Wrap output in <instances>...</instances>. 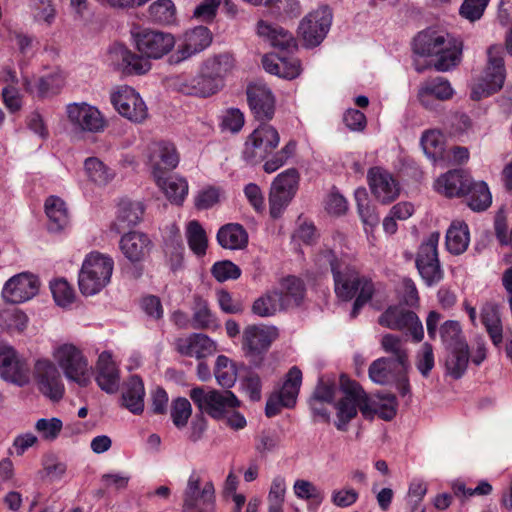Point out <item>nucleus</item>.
Wrapping results in <instances>:
<instances>
[{
    "label": "nucleus",
    "instance_id": "nucleus-63",
    "mask_svg": "<svg viewBox=\"0 0 512 512\" xmlns=\"http://www.w3.org/2000/svg\"><path fill=\"white\" fill-rule=\"evenodd\" d=\"M359 498L358 492L352 487H343L335 489L331 493V502L339 508L352 506Z\"/></svg>",
    "mask_w": 512,
    "mask_h": 512
},
{
    "label": "nucleus",
    "instance_id": "nucleus-29",
    "mask_svg": "<svg viewBox=\"0 0 512 512\" xmlns=\"http://www.w3.org/2000/svg\"><path fill=\"white\" fill-rule=\"evenodd\" d=\"M453 89L448 80L442 77L428 79L421 83L417 97L426 109H435V101H445L452 97Z\"/></svg>",
    "mask_w": 512,
    "mask_h": 512
},
{
    "label": "nucleus",
    "instance_id": "nucleus-51",
    "mask_svg": "<svg viewBox=\"0 0 512 512\" xmlns=\"http://www.w3.org/2000/svg\"><path fill=\"white\" fill-rule=\"evenodd\" d=\"M281 286L279 293L283 295V307L286 309L299 305L305 294L304 283L295 276H289L283 280Z\"/></svg>",
    "mask_w": 512,
    "mask_h": 512
},
{
    "label": "nucleus",
    "instance_id": "nucleus-54",
    "mask_svg": "<svg viewBox=\"0 0 512 512\" xmlns=\"http://www.w3.org/2000/svg\"><path fill=\"white\" fill-rule=\"evenodd\" d=\"M192 310V327L194 329H209L216 326L215 317L209 309L206 300L200 297H195Z\"/></svg>",
    "mask_w": 512,
    "mask_h": 512
},
{
    "label": "nucleus",
    "instance_id": "nucleus-34",
    "mask_svg": "<svg viewBox=\"0 0 512 512\" xmlns=\"http://www.w3.org/2000/svg\"><path fill=\"white\" fill-rule=\"evenodd\" d=\"M471 179L460 170H453L440 176L435 182V189L447 197L465 195Z\"/></svg>",
    "mask_w": 512,
    "mask_h": 512
},
{
    "label": "nucleus",
    "instance_id": "nucleus-43",
    "mask_svg": "<svg viewBox=\"0 0 512 512\" xmlns=\"http://www.w3.org/2000/svg\"><path fill=\"white\" fill-rule=\"evenodd\" d=\"M45 212L49 218V229L59 231L69 223V215L66 205L62 199L50 196L45 202Z\"/></svg>",
    "mask_w": 512,
    "mask_h": 512
},
{
    "label": "nucleus",
    "instance_id": "nucleus-57",
    "mask_svg": "<svg viewBox=\"0 0 512 512\" xmlns=\"http://www.w3.org/2000/svg\"><path fill=\"white\" fill-rule=\"evenodd\" d=\"M192 414V407L186 398H177L171 406V418L177 428H183L187 425Z\"/></svg>",
    "mask_w": 512,
    "mask_h": 512
},
{
    "label": "nucleus",
    "instance_id": "nucleus-52",
    "mask_svg": "<svg viewBox=\"0 0 512 512\" xmlns=\"http://www.w3.org/2000/svg\"><path fill=\"white\" fill-rule=\"evenodd\" d=\"M186 238L190 249L198 256L206 253L207 249V236L201 224L192 220L186 227Z\"/></svg>",
    "mask_w": 512,
    "mask_h": 512
},
{
    "label": "nucleus",
    "instance_id": "nucleus-56",
    "mask_svg": "<svg viewBox=\"0 0 512 512\" xmlns=\"http://www.w3.org/2000/svg\"><path fill=\"white\" fill-rule=\"evenodd\" d=\"M50 289L58 306L67 307L74 301V290L65 279L54 280L50 284Z\"/></svg>",
    "mask_w": 512,
    "mask_h": 512
},
{
    "label": "nucleus",
    "instance_id": "nucleus-23",
    "mask_svg": "<svg viewBox=\"0 0 512 512\" xmlns=\"http://www.w3.org/2000/svg\"><path fill=\"white\" fill-rule=\"evenodd\" d=\"M28 368L15 349L8 345L0 346V377L6 381L24 385L28 382Z\"/></svg>",
    "mask_w": 512,
    "mask_h": 512
},
{
    "label": "nucleus",
    "instance_id": "nucleus-16",
    "mask_svg": "<svg viewBox=\"0 0 512 512\" xmlns=\"http://www.w3.org/2000/svg\"><path fill=\"white\" fill-rule=\"evenodd\" d=\"M378 322L383 327L410 334L415 342H420L424 337L423 325L416 313L401 306L388 307L380 315Z\"/></svg>",
    "mask_w": 512,
    "mask_h": 512
},
{
    "label": "nucleus",
    "instance_id": "nucleus-33",
    "mask_svg": "<svg viewBox=\"0 0 512 512\" xmlns=\"http://www.w3.org/2000/svg\"><path fill=\"white\" fill-rule=\"evenodd\" d=\"M145 388L142 379L131 376L123 385L122 405L133 414H141L144 411Z\"/></svg>",
    "mask_w": 512,
    "mask_h": 512
},
{
    "label": "nucleus",
    "instance_id": "nucleus-46",
    "mask_svg": "<svg viewBox=\"0 0 512 512\" xmlns=\"http://www.w3.org/2000/svg\"><path fill=\"white\" fill-rule=\"evenodd\" d=\"M234 67V59L230 54L224 53L208 58L202 65L211 78L218 79V85L222 88L223 78L229 74Z\"/></svg>",
    "mask_w": 512,
    "mask_h": 512
},
{
    "label": "nucleus",
    "instance_id": "nucleus-15",
    "mask_svg": "<svg viewBox=\"0 0 512 512\" xmlns=\"http://www.w3.org/2000/svg\"><path fill=\"white\" fill-rule=\"evenodd\" d=\"M66 113L76 132L101 133L107 126L106 119L98 108L85 102L69 104Z\"/></svg>",
    "mask_w": 512,
    "mask_h": 512
},
{
    "label": "nucleus",
    "instance_id": "nucleus-59",
    "mask_svg": "<svg viewBox=\"0 0 512 512\" xmlns=\"http://www.w3.org/2000/svg\"><path fill=\"white\" fill-rule=\"evenodd\" d=\"M211 273L217 281L225 282L239 278L241 269L233 262L224 260L216 262L211 268Z\"/></svg>",
    "mask_w": 512,
    "mask_h": 512
},
{
    "label": "nucleus",
    "instance_id": "nucleus-3",
    "mask_svg": "<svg viewBox=\"0 0 512 512\" xmlns=\"http://www.w3.org/2000/svg\"><path fill=\"white\" fill-rule=\"evenodd\" d=\"M486 54L485 68L472 83L471 98L473 100H480L499 92L505 83L506 68L502 46L493 44L487 48Z\"/></svg>",
    "mask_w": 512,
    "mask_h": 512
},
{
    "label": "nucleus",
    "instance_id": "nucleus-31",
    "mask_svg": "<svg viewBox=\"0 0 512 512\" xmlns=\"http://www.w3.org/2000/svg\"><path fill=\"white\" fill-rule=\"evenodd\" d=\"M407 368L400 367L390 358L380 357L369 366V378L376 384L386 385L394 382L398 376L407 373Z\"/></svg>",
    "mask_w": 512,
    "mask_h": 512
},
{
    "label": "nucleus",
    "instance_id": "nucleus-42",
    "mask_svg": "<svg viewBox=\"0 0 512 512\" xmlns=\"http://www.w3.org/2000/svg\"><path fill=\"white\" fill-rule=\"evenodd\" d=\"M283 303V295L278 290H272L257 298L253 302L251 310L259 317H271L277 311L285 309Z\"/></svg>",
    "mask_w": 512,
    "mask_h": 512
},
{
    "label": "nucleus",
    "instance_id": "nucleus-55",
    "mask_svg": "<svg viewBox=\"0 0 512 512\" xmlns=\"http://www.w3.org/2000/svg\"><path fill=\"white\" fill-rule=\"evenodd\" d=\"M151 19L159 24H171L176 19V8L172 0H156L148 8Z\"/></svg>",
    "mask_w": 512,
    "mask_h": 512
},
{
    "label": "nucleus",
    "instance_id": "nucleus-50",
    "mask_svg": "<svg viewBox=\"0 0 512 512\" xmlns=\"http://www.w3.org/2000/svg\"><path fill=\"white\" fill-rule=\"evenodd\" d=\"M439 334L446 350L463 347L468 345L462 333L461 325L458 321L447 320L439 329Z\"/></svg>",
    "mask_w": 512,
    "mask_h": 512
},
{
    "label": "nucleus",
    "instance_id": "nucleus-8",
    "mask_svg": "<svg viewBox=\"0 0 512 512\" xmlns=\"http://www.w3.org/2000/svg\"><path fill=\"white\" fill-rule=\"evenodd\" d=\"M279 337L275 326L250 325L244 329L242 347L249 361L259 366L272 343Z\"/></svg>",
    "mask_w": 512,
    "mask_h": 512
},
{
    "label": "nucleus",
    "instance_id": "nucleus-25",
    "mask_svg": "<svg viewBox=\"0 0 512 512\" xmlns=\"http://www.w3.org/2000/svg\"><path fill=\"white\" fill-rule=\"evenodd\" d=\"M152 247L153 243L150 238L139 231L128 232L119 241L122 254L132 264L145 261L150 255Z\"/></svg>",
    "mask_w": 512,
    "mask_h": 512
},
{
    "label": "nucleus",
    "instance_id": "nucleus-14",
    "mask_svg": "<svg viewBox=\"0 0 512 512\" xmlns=\"http://www.w3.org/2000/svg\"><path fill=\"white\" fill-rule=\"evenodd\" d=\"M332 23V12L321 6L306 15L299 24V35L306 47L318 46L326 37Z\"/></svg>",
    "mask_w": 512,
    "mask_h": 512
},
{
    "label": "nucleus",
    "instance_id": "nucleus-35",
    "mask_svg": "<svg viewBox=\"0 0 512 512\" xmlns=\"http://www.w3.org/2000/svg\"><path fill=\"white\" fill-rule=\"evenodd\" d=\"M382 350L400 367L409 368V354L406 339L394 334H385L382 336L381 341Z\"/></svg>",
    "mask_w": 512,
    "mask_h": 512
},
{
    "label": "nucleus",
    "instance_id": "nucleus-45",
    "mask_svg": "<svg viewBox=\"0 0 512 512\" xmlns=\"http://www.w3.org/2000/svg\"><path fill=\"white\" fill-rule=\"evenodd\" d=\"M468 206L473 211H484L490 207L492 196L487 184L483 181L473 182L471 180L465 193Z\"/></svg>",
    "mask_w": 512,
    "mask_h": 512
},
{
    "label": "nucleus",
    "instance_id": "nucleus-26",
    "mask_svg": "<svg viewBox=\"0 0 512 512\" xmlns=\"http://www.w3.org/2000/svg\"><path fill=\"white\" fill-rule=\"evenodd\" d=\"M95 381L99 388L108 393L115 394L120 386V370L108 351H103L96 362Z\"/></svg>",
    "mask_w": 512,
    "mask_h": 512
},
{
    "label": "nucleus",
    "instance_id": "nucleus-12",
    "mask_svg": "<svg viewBox=\"0 0 512 512\" xmlns=\"http://www.w3.org/2000/svg\"><path fill=\"white\" fill-rule=\"evenodd\" d=\"M299 173L290 168L280 173L272 182L269 193L270 215L278 218L296 194Z\"/></svg>",
    "mask_w": 512,
    "mask_h": 512
},
{
    "label": "nucleus",
    "instance_id": "nucleus-2",
    "mask_svg": "<svg viewBox=\"0 0 512 512\" xmlns=\"http://www.w3.org/2000/svg\"><path fill=\"white\" fill-rule=\"evenodd\" d=\"M317 264L329 267L334 279L335 293L344 300H351L359 291L354 301L351 317L355 318L360 309L372 298L374 293L373 283L365 278H360L357 270L335 255L332 250L321 251L316 258Z\"/></svg>",
    "mask_w": 512,
    "mask_h": 512
},
{
    "label": "nucleus",
    "instance_id": "nucleus-38",
    "mask_svg": "<svg viewBox=\"0 0 512 512\" xmlns=\"http://www.w3.org/2000/svg\"><path fill=\"white\" fill-rule=\"evenodd\" d=\"M257 33L261 37H266L270 43L281 50H288L295 47V40L292 34L278 26H273L265 21H259Z\"/></svg>",
    "mask_w": 512,
    "mask_h": 512
},
{
    "label": "nucleus",
    "instance_id": "nucleus-49",
    "mask_svg": "<svg viewBox=\"0 0 512 512\" xmlns=\"http://www.w3.org/2000/svg\"><path fill=\"white\" fill-rule=\"evenodd\" d=\"M87 178L97 185H106L114 177V172L99 158L89 157L84 161Z\"/></svg>",
    "mask_w": 512,
    "mask_h": 512
},
{
    "label": "nucleus",
    "instance_id": "nucleus-24",
    "mask_svg": "<svg viewBox=\"0 0 512 512\" xmlns=\"http://www.w3.org/2000/svg\"><path fill=\"white\" fill-rule=\"evenodd\" d=\"M179 163V154L174 144L169 142L155 143L150 151L149 166L153 177L166 175Z\"/></svg>",
    "mask_w": 512,
    "mask_h": 512
},
{
    "label": "nucleus",
    "instance_id": "nucleus-10",
    "mask_svg": "<svg viewBox=\"0 0 512 512\" xmlns=\"http://www.w3.org/2000/svg\"><path fill=\"white\" fill-rule=\"evenodd\" d=\"M33 379L37 390L52 402L60 401L65 394L61 373L54 362L47 358L35 361Z\"/></svg>",
    "mask_w": 512,
    "mask_h": 512
},
{
    "label": "nucleus",
    "instance_id": "nucleus-48",
    "mask_svg": "<svg viewBox=\"0 0 512 512\" xmlns=\"http://www.w3.org/2000/svg\"><path fill=\"white\" fill-rule=\"evenodd\" d=\"M448 355L445 361L447 373L454 379L461 378L469 363V346L458 347L447 350Z\"/></svg>",
    "mask_w": 512,
    "mask_h": 512
},
{
    "label": "nucleus",
    "instance_id": "nucleus-30",
    "mask_svg": "<svg viewBox=\"0 0 512 512\" xmlns=\"http://www.w3.org/2000/svg\"><path fill=\"white\" fill-rule=\"evenodd\" d=\"M451 34L435 30H424L419 32L413 41V51L420 56H436L445 45Z\"/></svg>",
    "mask_w": 512,
    "mask_h": 512
},
{
    "label": "nucleus",
    "instance_id": "nucleus-21",
    "mask_svg": "<svg viewBox=\"0 0 512 512\" xmlns=\"http://www.w3.org/2000/svg\"><path fill=\"white\" fill-rule=\"evenodd\" d=\"M39 290L38 278L27 272L11 277L2 290L3 298L10 303H22L33 298Z\"/></svg>",
    "mask_w": 512,
    "mask_h": 512
},
{
    "label": "nucleus",
    "instance_id": "nucleus-36",
    "mask_svg": "<svg viewBox=\"0 0 512 512\" xmlns=\"http://www.w3.org/2000/svg\"><path fill=\"white\" fill-rule=\"evenodd\" d=\"M144 206L141 202L122 200L119 203L118 215L114 228L118 233L137 225L143 217Z\"/></svg>",
    "mask_w": 512,
    "mask_h": 512
},
{
    "label": "nucleus",
    "instance_id": "nucleus-27",
    "mask_svg": "<svg viewBox=\"0 0 512 512\" xmlns=\"http://www.w3.org/2000/svg\"><path fill=\"white\" fill-rule=\"evenodd\" d=\"M175 350L182 356L194 357L198 360L206 358L216 351L212 339L202 333H192L179 337L174 342Z\"/></svg>",
    "mask_w": 512,
    "mask_h": 512
},
{
    "label": "nucleus",
    "instance_id": "nucleus-22",
    "mask_svg": "<svg viewBox=\"0 0 512 512\" xmlns=\"http://www.w3.org/2000/svg\"><path fill=\"white\" fill-rule=\"evenodd\" d=\"M217 78H211L203 69L199 74L187 77L179 76L174 80V88L185 95L206 98L216 94L221 87Z\"/></svg>",
    "mask_w": 512,
    "mask_h": 512
},
{
    "label": "nucleus",
    "instance_id": "nucleus-40",
    "mask_svg": "<svg viewBox=\"0 0 512 512\" xmlns=\"http://www.w3.org/2000/svg\"><path fill=\"white\" fill-rule=\"evenodd\" d=\"M117 58L121 60L123 70L128 74H145L151 69L149 58L137 55L123 46H118L113 50Z\"/></svg>",
    "mask_w": 512,
    "mask_h": 512
},
{
    "label": "nucleus",
    "instance_id": "nucleus-1",
    "mask_svg": "<svg viewBox=\"0 0 512 512\" xmlns=\"http://www.w3.org/2000/svg\"><path fill=\"white\" fill-rule=\"evenodd\" d=\"M339 385L343 395L335 403L336 420L334 422L339 431H347L349 423L357 416L358 410L365 418L378 415L381 419L390 421L396 416L398 403L395 395L377 394L376 399H373L359 383L346 375L340 376Z\"/></svg>",
    "mask_w": 512,
    "mask_h": 512
},
{
    "label": "nucleus",
    "instance_id": "nucleus-20",
    "mask_svg": "<svg viewBox=\"0 0 512 512\" xmlns=\"http://www.w3.org/2000/svg\"><path fill=\"white\" fill-rule=\"evenodd\" d=\"M367 180L371 193L379 202L389 204L399 196V182L389 171L381 167H372L368 170Z\"/></svg>",
    "mask_w": 512,
    "mask_h": 512
},
{
    "label": "nucleus",
    "instance_id": "nucleus-5",
    "mask_svg": "<svg viewBox=\"0 0 512 512\" xmlns=\"http://www.w3.org/2000/svg\"><path fill=\"white\" fill-rule=\"evenodd\" d=\"M114 267L113 259L98 252L90 253L79 273V289L91 296L100 292L109 282Z\"/></svg>",
    "mask_w": 512,
    "mask_h": 512
},
{
    "label": "nucleus",
    "instance_id": "nucleus-60",
    "mask_svg": "<svg viewBox=\"0 0 512 512\" xmlns=\"http://www.w3.org/2000/svg\"><path fill=\"white\" fill-rule=\"evenodd\" d=\"M267 7L278 17L292 18L300 14V5L297 0H271Z\"/></svg>",
    "mask_w": 512,
    "mask_h": 512
},
{
    "label": "nucleus",
    "instance_id": "nucleus-7",
    "mask_svg": "<svg viewBox=\"0 0 512 512\" xmlns=\"http://www.w3.org/2000/svg\"><path fill=\"white\" fill-rule=\"evenodd\" d=\"M216 506L215 487L211 481H204L193 471L187 480L182 495V512H214Z\"/></svg>",
    "mask_w": 512,
    "mask_h": 512
},
{
    "label": "nucleus",
    "instance_id": "nucleus-6",
    "mask_svg": "<svg viewBox=\"0 0 512 512\" xmlns=\"http://www.w3.org/2000/svg\"><path fill=\"white\" fill-rule=\"evenodd\" d=\"M52 357L68 381L86 387L91 382V368L82 350L71 343H63L52 351Z\"/></svg>",
    "mask_w": 512,
    "mask_h": 512
},
{
    "label": "nucleus",
    "instance_id": "nucleus-61",
    "mask_svg": "<svg viewBox=\"0 0 512 512\" xmlns=\"http://www.w3.org/2000/svg\"><path fill=\"white\" fill-rule=\"evenodd\" d=\"M63 424L59 418H42L35 424V429L45 440L52 441L58 437L62 430Z\"/></svg>",
    "mask_w": 512,
    "mask_h": 512
},
{
    "label": "nucleus",
    "instance_id": "nucleus-11",
    "mask_svg": "<svg viewBox=\"0 0 512 512\" xmlns=\"http://www.w3.org/2000/svg\"><path fill=\"white\" fill-rule=\"evenodd\" d=\"M280 141V135L272 125L262 123L250 134L244 145L243 157L255 164L267 157Z\"/></svg>",
    "mask_w": 512,
    "mask_h": 512
},
{
    "label": "nucleus",
    "instance_id": "nucleus-58",
    "mask_svg": "<svg viewBox=\"0 0 512 512\" xmlns=\"http://www.w3.org/2000/svg\"><path fill=\"white\" fill-rule=\"evenodd\" d=\"M296 150V142L290 140L280 151L275 153L269 160L264 163V171L273 173L282 167L289 158L293 156Z\"/></svg>",
    "mask_w": 512,
    "mask_h": 512
},
{
    "label": "nucleus",
    "instance_id": "nucleus-47",
    "mask_svg": "<svg viewBox=\"0 0 512 512\" xmlns=\"http://www.w3.org/2000/svg\"><path fill=\"white\" fill-rule=\"evenodd\" d=\"M23 86L27 92L45 98L59 92L61 80L54 75L40 77L34 83L28 78H24Z\"/></svg>",
    "mask_w": 512,
    "mask_h": 512
},
{
    "label": "nucleus",
    "instance_id": "nucleus-17",
    "mask_svg": "<svg viewBox=\"0 0 512 512\" xmlns=\"http://www.w3.org/2000/svg\"><path fill=\"white\" fill-rule=\"evenodd\" d=\"M301 383L302 372L294 366L288 371L281 389L269 396L265 407L266 416H276L283 407L292 408L296 403Z\"/></svg>",
    "mask_w": 512,
    "mask_h": 512
},
{
    "label": "nucleus",
    "instance_id": "nucleus-19",
    "mask_svg": "<svg viewBox=\"0 0 512 512\" xmlns=\"http://www.w3.org/2000/svg\"><path fill=\"white\" fill-rule=\"evenodd\" d=\"M212 42L207 27L197 26L186 31L178 40L176 50L170 56V62L178 64L205 50Z\"/></svg>",
    "mask_w": 512,
    "mask_h": 512
},
{
    "label": "nucleus",
    "instance_id": "nucleus-62",
    "mask_svg": "<svg viewBox=\"0 0 512 512\" xmlns=\"http://www.w3.org/2000/svg\"><path fill=\"white\" fill-rule=\"evenodd\" d=\"M336 391L337 384L334 379L321 377L310 398H316V400L329 404L334 401Z\"/></svg>",
    "mask_w": 512,
    "mask_h": 512
},
{
    "label": "nucleus",
    "instance_id": "nucleus-13",
    "mask_svg": "<svg viewBox=\"0 0 512 512\" xmlns=\"http://www.w3.org/2000/svg\"><path fill=\"white\" fill-rule=\"evenodd\" d=\"M132 35L138 52L149 59L162 58L176 45L174 36L168 32L144 28Z\"/></svg>",
    "mask_w": 512,
    "mask_h": 512
},
{
    "label": "nucleus",
    "instance_id": "nucleus-9",
    "mask_svg": "<svg viewBox=\"0 0 512 512\" xmlns=\"http://www.w3.org/2000/svg\"><path fill=\"white\" fill-rule=\"evenodd\" d=\"M440 239L439 232H432L424 240L416 255V267L423 281L428 286L439 283L444 277V271L441 268L438 257V243Z\"/></svg>",
    "mask_w": 512,
    "mask_h": 512
},
{
    "label": "nucleus",
    "instance_id": "nucleus-53",
    "mask_svg": "<svg viewBox=\"0 0 512 512\" xmlns=\"http://www.w3.org/2000/svg\"><path fill=\"white\" fill-rule=\"evenodd\" d=\"M421 145L425 155L433 161L443 158L444 141L441 132L437 130L426 131L421 137Z\"/></svg>",
    "mask_w": 512,
    "mask_h": 512
},
{
    "label": "nucleus",
    "instance_id": "nucleus-41",
    "mask_svg": "<svg viewBox=\"0 0 512 512\" xmlns=\"http://www.w3.org/2000/svg\"><path fill=\"white\" fill-rule=\"evenodd\" d=\"M470 235L467 224L453 222L446 233V248L454 255L464 253L469 245Z\"/></svg>",
    "mask_w": 512,
    "mask_h": 512
},
{
    "label": "nucleus",
    "instance_id": "nucleus-28",
    "mask_svg": "<svg viewBox=\"0 0 512 512\" xmlns=\"http://www.w3.org/2000/svg\"><path fill=\"white\" fill-rule=\"evenodd\" d=\"M249 106L259 121H269L275 111V99L269 88L260 83L249 85L247 88Z\"/></svg>",
    "mask_w": 512,
    "mask_h": 512
},
{
    "label": "nucleus",
    "instance_id": "nucleus-4",
    "mask_svg": "<svg viewBox=\"0 0 512 512\" xmlns=\"http://www.w3.org/2000/svg\"><path fill=\"white\" fill-rule=\"evenodd\" d=\"M189 396L202 414H207L216 420L224 419L241 404L230 390H217L207 386L192 388Z\"/></svg>",
    "mask_w": 512,
    "mask_h": 512
},
{
    "label": "nucleus",
    "instance_id": "nucleus-18",
    "mask_svg": "<svg viewBox=\"0 0 512 512\" xmlns=\"http://www.w3.org/2000/svg\"><path fill=\"white\" fill-rule=\"evenodd\" d=\"M111 102L118 113L135 123H142L148 117V109L139 95L130 86H119L111 94Z\"/></svg>",
    "mask_w": 512,
    "mask_h": 512
},
{
    "label": "nucleus",
    "instance_id": "nucleus-44",
    "mask_svg": "<svg viewBox=\"0 0 512 512\" xmlns=\"http://www.w3.org/2000/svg\"><path fill=\"white\" fill-rule=\"evenodd\" d=\"M295 496L308 502V509L318 508L325 499L324 491L313 482L305 479H297L293 484Z\"/></svg>",
    "mask_w": 512,
    "mask_h": 512
},
{
    "label": "nucleus",
    "instance_id": "nucleus-39",
    "mask_svg": "<svg viewBox=\"0 0 512 512\" xmlns=\"http://www.w3.org/2000/svg\"><path fill=\"white\" fill-rule=\"evenodd\" d=\"M219 245L225 249H241L248 242V236L245 229L235 223L222 226L217 233Z\"/></svg>",
    "mask_w": 512,
    "mask_h": 512
},
{
    "label": "nucleus",
    "instance_id": "nucleus-37",
    "mask_svg": "<svg viewBox=\"0 0 512 512\" xmlns=\"http://www.w3.org/2000/svg\"><path fill=\"white\" fill-rule=\"evenodd\" d=\"M157 186L164 192L168 200L176 205H181L188 194L186 179L179 176L160 175L153 177Z\"/></svg>",
    "mask_w": 512,
    "mask_h": 512
},
{
    "label": "nucleus",
    "instance_id": "nucleus-32",
    "mask_svg": "<svg viewBox=\"0 0 512 512\" xmlns=\"http://www.w3.org/2000/svg\"><path fill=\"white\" fill-rule=\"evenodd\" d=\"M441 51L436 54L433 62L435 70L446 72L460 64L462 59L463 42L462 40L450 36L447 38Z\"/></svg>",
    "mask_w": 512,
    "mask_h": 512
},
{
    "label": "nucleus",
    "instance_id": "nucleus-64",
    "mask_svg": "<svg viewBox=\"0 0 512 512\" xmlns=\"http://www.w3.org/2000/svg\"><path fill=\"white\" fill-rule=\"evenodd\" d=\"M56 16V10L51 0H39L34 4L33 18L38 23L50 26Z\"/></svg>",
    "mask_w": 512,
    "mask_h": 512
}]
</instances>
